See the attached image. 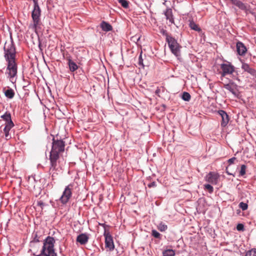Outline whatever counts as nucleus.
<instances>
[{
	"label": "nucleus",
	"instance_id": "f257e3e1",
	"mask_svg": "<svg viewBox=\"0 0 256 256\" xmlns=\"http://www.w3.org/2000/svg\"><path fill=\"white\" fill-rule=\"evenodd\" d=\"M52 141V150L49 158L50 165L49 172L53 178L55 174H57L55 172L60 163V156L64 151L65 142L62 140L58 139V136L54 137Z\"/></svg>",
	"mask_w": 256,
	"mask_h": 256
},
{
	"label": "nucleus",
	"instance_id": "f03ea898",
	"mask_svg": "<svg viewBox=\"0 0 256 256\" xmlns=\"http://www.w3.org/2000/svg\"><path fill=\"white\" fill-rule=\"evenodd\" d=\"M54 238L48 236L44 242L40 254L36 256H58L54 249Z\"/></svg>",
	"mask_w": 256,
	"mask_h": 256
},
{
	"label": "nucleus",
	"instance_id": "7ed1b4c3",
	"mask_svg": "<svg viewBox=\"0 0 256 256\" xmlns=\"http://www.w3.org/2000/svg\"><path fill=\"white\" fill-rule=\"evenodd\" d=\"M34 8L32 12V19L33 24L31 26L33 30H36L37 28L42 24L40 18L41 16V10L37 1L34 0Z\"/></svg>",
	"mask_w": 256,
	"mask_h": 256
},
{
	"label": "nucleus",
	"instance_id": "20e7f679",
	"mask_svg": "<svg viewBox=\"0 0 256 256\" xmlns=\"http://www.w3.org/2000/svg\"><path fill=\"white\" fill-rule=\"evenodd\" d=\"M7 67L6 74L10 81L14 83V80L17 76L18 66L16 60H6Z\"/></svg>",
	"mask_w": 256,
	"mask_h": 256
},
{
	"label": "nucleus",
	"instance_id": "39448f33",
	"mask_svg": "<svg viewBox=\"0 0 256 256\" xmlns=\"http://www.w3.org/2000/svg\"><path fill=\"white\" fill-rule=\"evenodd\" d=\"M166 40L172 53L177 57L180 56L182 47L177 41L168 34H166Z\"/></svg>",
	"mask_w": 256,
	"mask_h": 256
},
{
	"label": "nucleus",
	"instance_id": "423d86ee",
	"mask_svg": "<svg viewBox=\"0 0 256 256\" xmlns=\"http://www.w3.org/2000/svg\"><path fill=\"white\" fill-rule=\"evenodd\" d=\"M4 51V56L6 60H16V52L12 41L5 43Z\"/></svg>",
	"mask_w": 256,
	"mask_h": 256
},
{
	"label": "nucleus",
	"instance_id": "0eeeda50",
	"mask_svg": "<svg viewBox=\"0 0 256 256\" xmlns=\"http://www.w3.org/2000/svg\"><path fill=\"white\" fill-rule=\"evenodd\" d=\"M73 185L70 184L64 188L62 196L60 197L59 200L63 204H66L69 201L72 196V190Z\"/></svg>",
	"mask_w": 256,
	"mask_h": 256
},
{
	"label": "nucleus",
	"instance_id": "6e6552de",
	"mask_svg": "<svg viewBox=\"0 0 256 256\" xmlns=\"http://www.w3.org/2000/svg\"><path fill=\"white\" fill-rule=\"evenodd\" d=\"M104 228V236L105 238V245L106 247L109 249L110 250H112L114 248V244L113 238L112 236L110 235V232L106 230V228L105 224H100Z\"/></svg>",
	"mask_w": 256,
	"mask_h": 256
},
{
	"label": "nucleus",
	"instance_id": "1a4fd4ad",
	"mask_svg": "<svg viewBox=\"0 0 256 256\" xmlns=\"http://www.w3.org/2000/svg\"><path fill=\"white\" fill-rule=\"evenodd\" d=\"M220 67L222 70V72H220L222 77H224L226 75L231 74L234 71V66L230 62L222 64H220Z\"/></svg>",
	"mask_w": 256,
	"mask_h": 256
},
{
	"label": "nucleus",
	"instance_id": "9d476101",
	"mask_svg": "<svg viewBox=\"0 0 256 256\" xmlns=\"http://www.w3.org/2000/svg\"><path fill=\"white\" fill-rule=\"evenodd\" d=\"M224 88L228 90L234 96H238V86L232 80L227 84H224Z\"/></svg>",
	"mask_w": 256,
	"mask_h": 256
},
{
	"label": "nucleus",
	"instance_id": "9b49d317",
	"mask_svg": "<svg viewBox=\"0 0 256 256\" xmlns=\"http://www.w3.org/2000/svg\"><path fill=\"white\" fill-rule=\"evenodd\" d=\"M220 178V176L218 173L214 172H210L206 176V180L208 182L213 184H216Z\"/></svg>",
	"mask_w": 256,
	"mask_h": 256
},
{
	"label": "nucleus",
	"instance_id": "f8f14e48",
	"mask_svg": "<svg viewBox=\"0 0 256 256\" xmlns=\"http://www.w3.org/2000/svg\"><path fill=\"white\" fill-rule=\"evenodd\" d=\"M218 112L222 118L221 126L222 127H224L227 125L229 122L228 116L226 112L223 110H220Z\"/></svg>",
	"mask_w": 256,
	"mask_h": 256
},
{
	"label": "nucleus",
	"instance_id": "ddd939ff",
	"mask_svg": "<svg viewBox=\"0 0 256 256\" xmlns=\"http://www.w3.org/2000/svg\"><path fill=\"white\" fill-rule=\"evenodd\" d=\"M236 51L240 56H244L247 51V49L244 44L240 42L236 43Z\"/></svg>",
	"mask_w": 256,
	"mask_h": 256
},
{
	"label": "nucleus",
	"instance_id": "4468645a",
	"mask_svg": "<svg viewBox=\"0 0 256 256\" xmlns=\"http://www.w3.org/2000/svg\"><path fill=\"white\" fill-rule=\"evenodd\" d=\"M88 239L89 237L87 234H81L77 236L76 240L80 244L84 245L88 242Z\"/></svg>",
	"mask_w": 256,
	"mask_h": 256
},
{
	"label": "nucleus",
	"instance_id": "2eb2a0df",
	"mask_svg": "<svg viewBox=\"0 0 256 256\" xmlns=\"http://www.w3.org/2000/svg\"><path fill=\"white\" fill-rule=\"evenodd\" d=\"M14 126V124H6V126L4 128L5 138L8 140L10 138L9 134V132L10 129Z\"/></svg>",
	"mask_w": 256,
	"mask_h": 256
},
{
	"label": "nucleus",
	"instance_id": "dca6fc26",
	"mask_svg": "<svg viewBox=\"0 0 256 256\" xmlns=\"http://www.w3.org/2000/svg\"><path fill=\"white\" fill-rule=\"evenodd\" d=\"M164 15L166 16V19L169 20L170 24H174V19L171 8H167L164 12Z\"/></svg>",
	"mask_w": 256,
	"mask_h": 256
},
{
	"label": "nucleus",
	"instance_id": "f3484780",
	"mask_svg": "<svg viewBox=\"0 0 256 256\" xmlns=\"http://www.w3.org/2000/svg\"><path fill=\"white\" fill-rule=\"evenodd\" d=\"M232 3L242 10H246L247 7L245 4L238 0H230Z\"/></svg>",
	"mask_w": 256,
	"mask_h": 256
},
{
	"label": "nucleus",
	"instance_id": "a211bd4d",
	"mask_svg": "<svg viewBox=\"0 0 256 256\" xmlns=\"http://www.w3.org/2000/svg\"><path fill=\"white\" fill-rule=\"evenodd\" d=\"M68 60V64L69 66L70 70L71 72H74L78 68V66L77 64L73 62L70 58H67Z\"/></svg>",
	"mask_w": 256,
	"mask_h": 256
},
{
	"label": "nucleus",
	"instance_id": "6ab92c4d",
	"mask_svg": "<svg viewBox=\"0 0 256 256\" xmlns=\"http://www.w3.org/2000/svg\"><path fill=\"white\" fill-rule=\"evenodd\" d=\"M100 27L104 32H109L112 29V26L104 21L102 22L100 24Z\"/></svg>",
	"mask_w": 256,
	"mask_h": 256
},
{
	"label": "nucleus",
	"instance_id": "aec40b11",
	"mask_svg": "<svg viewBox=\"0 0 256 256\" xmlns=\"http://www.w3.org/2000/svg\"><path fill=\"white\" fill-rule=\"evenodd\" d=\"M4 93L5 96L10 99L12 98L15 95L14 90L11 88H8L7 90H5Z\"/></svg>",
	"mask_w": 256,
	"mask_h": 256
},
{
	"label": "nucleus",
	"instance_id": "412c9836",
	"mask_svg": "<svg viewBox=\"0 0 256 256\" xmlns=\"http://www.w3.org/2000/svg\"><path fill=\"white\" fill-rule=\"evenodd\" d=\"M242 68L245 72H248L249 74H250L252 75L254 72L256 70H255L250 68V66L248 64H246V63H243L242 64Z\"/></svg>",
	"mask_w": 256,
	"mask_h": 256
},
{
	"label": "nucleus",
	"instance_id": "4be33fe9",
	"mask_svg": "<svg viewBox=\"0 0 256 256\" xmlns=\"http://www.w3.org/2000/svg\"><path fill=\"white\" fill-rule=\"evenodd\" d=\"M1 118L6 121V124H14L12 120L11 115L10 113H5L1 116Z\"/></svg>",
	"mask_w": 256,
	"mask_h": 256
},
{
	"label": "nucleus",
	"instance_id": "5701e85b",
	"mask_svg": "<svg viewBox=\"0 0 256 256\" xmlns=\"http://www.w3.org/2000/svg\"><path fill=\"white\" fill-rule=\"evenodd\" d=\"M163 256H174L175 252L174 250L172 249H168L164 250L162 252Z\"/></svg>",
	"mask_w": 256,
	"mask_h": 256
},
{
	"label": "nucleus",
	"instance_id": "b1692460",
	"mask_svg": "<svg viewBox=\"0 0 256 256\" xmlns=\"http://www.w3.org/2000/svg\"><path fill=\"white\" fill-rule=\"evenodd\" d=\"M189 25H190V28L194 30H195L198 31V32H200L201 30L200 28L198 26V25H197L193 21L190 22Z\"/></svg>",
	"mask_w": 256,
	"mask_h": 256
},
{
	"label": "nucleus",
	"instance_id": "393cba45",
	"mask_svg": "<svg viewBox=\"0 0 256 256\" xmlns=\"http://www.w3.org/2000/svg\"><path fill=\"white\" fill-rule=\"evenodd\" d=\"M158 228L160 232H164L166 230H167L168 226L165 224L163 223L162 222H161L158 226Z\"/></svg>",
	"mask_w": 256,
	"mask_h": 256
},
{
	"label": "nucleus",
	"instance_id": "a878e982",
	"mask_svg": "<svg viewBox=\"0 0 256 256\" xmlns=\"http://www.w3.org/2000/svg\"><path fill=\"white\" fill-rule=\"evenodd\" d=\"M245 256H256V248H252L248 250L246 252Z\"/></svg>",
	"mask_w": 256,
	"mask_h": 256
},
{
	"label": "nucleus",
	"instance_id": "bb28decb",
	"mask_svg": "<svg viewBox=\"0 0 256 256\" xmlns=\"http://www.w3.org/2000/svg\"><path fill=\"white\" fill-rule=\"evenodd\" d=\"M191 96L189 93L187 92H184L182 96V98L188 102L190 99Z\"/></svg>",
	"mask_w": 256,
	"mask_h": 256
},
{
	"label": "nucleus",
	"instance_id": "cd10ccee",
	"mask_svg": "<svg viewBox=\"0 0 256 256\" xmlns=\"http://www.w3.org/2000/svg\"><path fill=\"white\" fill-rule=\"evenodd\" d=\"M239 207L242 210H246L248 208V205L246 203H244L243 202H241L239 204Z\"/></svg>",
	"mask_w": 256,
	"mask_h": 256
},
{
	"label": "nucleus",
	"instance_id": "c85d7f7f",
	"mask_svg": "<svg viewBox=\"0 0 256 256\" xmlns=\"http://www.w3.org/2000/svg\"><path fill=\"white\" fill-rule=\"evenodd\" d=\"M246 165H242L240 167V176H244L246 174Z\"/></svg>",
	"mask_w": 256,
	"mask_h": 256
},
{
	"label": "nucleus",
	"instance_id": "c756f323",
	"mask_svg": "<svg viewBox=\"0 0 256 256\" xmlns=\"http://www.w3.org/2000/svg\"><path fill=\"white\" fill-rule=\"evenodd\" d=\"M204 186V189L208 190L210 193H212L213 192L214 188L211 185H210L209 184H205Z\"/></svg>",
	"mask_w": 256,
	"mask_h": 256
},
{
	"label": "nucleus",
	"instance_id": "7c9ffc66",
	"mask_svg": "<svg viewBox=\"0 0 256 256\" xmlns=\"http://www.w3.org/2000/svg\"><path fill=\"white\" fill-rule=\"evenodd\" d=\"M118 2L124 8H127L128 6V2L126 0H118Z\"/></svg>",
	"mask_w": 256,
	"mask_h": 256
},
{
	"label": "nucleus",
	"instance_id": "2f4dec72",
	"mask_svg": "<svg viewBox=\"0 0 256 256\" xmlns=\"http://www.w3.org/2000/svg\"><path fill=\"white\" fill-rule=\"evenodd\" d=\"M152 236L156 238H160V234L156 230H152Z\"/></svg>",
	"mask_w": 256,
	"mask_h": 256
},
{
	"label": "nucleus",
	"instance_id": "473e14b6",
	"mask_svg": "<svg viewBox=\"0 0 256 256\" xmlns=\"http://www.w3.org/2000/svg\"><path fill=\"white\" fill-rule=\"evenodd\" d=\"M236 229L238 231H243L244 230V226L243 224H239L236 226Z\"/></svg>",
	"mask_w": 256,
	"mask_h": 256
},
{
	"label": "nucleus",
	"instance_id": "72a5a7b5",
	"mask_svg": "<svg viewBox=\"0 0 256 256\" xmlns=\"http://www.w3.org/2000/svg\"><path fill=\"white\" fill-rule=\"evenodd\" d=\"M138 64L142 66L143 68L144 66L143 64V60L142 58V56L141 54H140L138 58Z\"/></svg>",
	"mask_w": 256,
	"mask_h": 256
},
{
	"label": "nucleus",
	"instance_id": "f704fd0d",
	"mask_svg": "<svg viewBox=\"0 0 256 256\" xmlns=\"http://www.w3.org/2000/svg\"><path fill=\"white\" fill-rule=\"evenodd\" d=\"M148 187L149 188H152V187H156V182H153L150 184H149L148 185Z\"/></svg>",
	"mask_w": 256,
	"mask_h": 256
},
{
	"label": "nucleus",
	"instance_id": "c9c22d12",
	"mask_svg": "<svg viewBox=\"0 0 256 256\" xmlns=\"http://www.w3.org/2000/svg\"><path fill=\"white\" fill-rule=\"evenodd\" d=\"M236 158L235 157H233L228 160V162L230 164H232L236 160Z\"/></svg>",
	"mask_w": 256,
	"mask_h": 256
},
{
	"label": "nucleus",
	"instance_id": "e433bc0d",
	"mask_svg": "<svg viewBox=\"0 0 256 256\" xmlns=\"http://www.w3.org/2000/svg\"><path fill=\"white\" fill-rule=\"evenodd\" d=\"M160 92V89L158 88L156 90L155 93L158 94Z\"/></svg>",
	"mask_w": 256,
	"mask_h": 256
},
{
	"label": "nucleus",
	"instance_id": "4c0bfd02",
	"mask_svg": "<svg viewBox=\"0 0 256 256\" xmlns=\"http://www.w3.org/2000/svg\"><path fill=\"white\" fill-rule=\"evenodd\" d=\"M252 76H255V77H256V70H255V71L252 74Z\"/></svg>",
	"mask_w": 256,
	"mask_h": 256
},
{
	"label": "nucleus",
	"instance_id": "58836bf2",
	"mask_svg": "<svg viewBox=\"0 0 256 256\" xmlns=\"http://www.w3.org/2000/svg\"><path fill=\"white\" fill-rule=\"evenodd\" d=\"M226 173L228 174V175H230L231 174H230L228 172L226 171Z\"/></svg>",
	"mask_w": 256,
	"mask_h": 256
}]
</instances>
